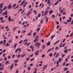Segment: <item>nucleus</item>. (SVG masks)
<instances>
[{"mask_svg":"<svg viewBox=\"0 0 73 73\" xmlns=\"http://www.w3.org/2000/svg\"><path fill=\"white\" fill-rule=\"evenodd\" d=\"M66 44V43H64L62 45V47H64Z\"/></svg>","mask_w":73,"mask_h":73,"instance_id":"a19ab883","label":"nucleus"},{"mask_svg":"<svg viewBox=\"0 0 73 73\" xmlns=\"http://www.w3.org/2000/svg\"><path fill=\"white\" fill-rule=\"evenodd\" d=\"M3 4H4V3H1L0 5V10H1V8L3 7Z\"/></svg>","mask_w":73,"mask_h":73,"instance_id":"6e6552de","label":"nucleus"},{"mask_svg":"<svg viewBox=\"0 0 73 73\" xmlns=\"http://www.w3.org/2000/svg\"><path fill=\"white\" fill-rule=\"evenodd\" d=\"M6 43V40L5 39L3 40V45H5V44Z\"/></svg>","mask_w":73,"mask_h":73,"instance_id":"5701e85b","label":"nucleus"},{"mask_svg":"<svg viewBox=\"0 0 73 73\" xmlns=\"http://www.w3.org/2000/svg\"><path fill=\"white\" fill-rule=\"evenodd\" d=\"M12 8V5H11V4L10 3L9 6H8V9H11V8Z\"/></svg>","mask_w":73,"mask_h":73,"instance_id":"39448f33","label":"nucleus"},{"mask_svg":"<svg viewBox=\"0 0 73 73\" xmlns=\"http://www.w3.org/2000/svg\"><path fill=\"white\" fill-rule=\"evenodd\" d=\"M8 20L10 22L11 21H11H13V19H11V16H9L8 18Z\"/></svg>","mask_w":73,"mask_h":73,"instance_id":"7ed1b4c3","label":"nucleus"},{"mask_svg":"<svg viewBox=\"0 0 73 73\" xmlns=\"http://www.w3.org/2000/svg\"><path fill=\"white\" fill-rule=\"evenodd\" d=\"M58 61L59 62H61V58H59Z\"/></svg>","mask_w":73,"mask_h":73,"instance_id":"cd10ccee","label":"nucleus"},{"mask_svg":"<svg viewBox=\"0 0 73 73\" xmlns=\"http://www.w3.org/2000/svg\"><path fill=\"white\" fill-rule=\"evenodd\" d=\"M55 35H52L51 36V40H53V38H54V37H55Z\"/></svg>","mask_w":73,"mask_h":73,"instance_id":"4468645a","label":"nucleus"},{"mask_svg":"<svg viewBox=\"0 0 73 73\" xmlns=\"http://www.w3.org/2000/svg\"><path fill=\"white\" fill-rule=\"evenodd\" d=\"M39 50H37L35 53V54L36 56H38V53H39Z\"/></svg>","mask_w":73,"mask_h":73,"instance_id":"f03ea898","label":"nucleus"},{"mask_svg":"<svg viewBox=\"0 0 73 73\" xmlns=\"http://www.w3.org/2000/svg\"><path fill=\"white\" fill-rule=\"evenodd\" d=\"M7 8V7L6 6H5L3 9H2L3 11H4V10H5L6 8Z\"/></svg>","mask_w":73,"mask_h":73,"instance_id":"7c9ffc66","label":"nucleus"},{"mask_svg":"<svg viewBox=\"0 0 73 73\" xmlns=\"http://www.w3.org/2000/svg\"><path fill=\"white\" fill-rule=\"evenodd\" d=\"M48 22V18H47L46 21V24H47Z\"/></svg>","mask_w":73,"mask_h":73,"instance_id":"393cba45","label":"nucleus"},{"mask_svg":"<svg viewBox=\"0 0 73 73\" xmlns=\"http://www.w3.org/2000/svg\"><path fill=\"white\" fill-rule=\"evenodd\" d=\"M49 9H50V8L49 7H48L46 9V11L48 12V10H49Z\"/></svg>","mask_w":73,"mask_h":73,"instance_id":"4be33fe9","label":"nucleus"},{"mask_svg":"<svg viewBox=\"0 0 73 73\" xmlns=\"http://www.w3.org/2000/svg\"><path fill=\"white\" fill-rule=\"evenodd\" d=\"M14 65V64H12L11 66H10V70H12V69L13 68V65Z\"/></svg>","mask_w":73,"mask_h":73,"instance_id":"1a4fd4ad","label":"nucleus"},{"mask_svg":"<svg viewBox=\"0 0 73 73\" xmlns=\"http://www.w3.org/2000/svg\"><path fill=\"white\" fill-rule=\"evenodd\" d=\"M66 64V63H65V62H63V66H65V65Z\"/></svg>","mask_w":73,"mask_h":73,"instance_id":"6e6d98bb","label":"nucleus"},{"mask_svg":"<svg viewBox=\"0 0 73 73\" xmlns=\"http://www.w3.org/2000/svg\"><path fill=\"white\" fill-rule=\"evenodd\" d=\"M48 11H45L44 13V15L45 16H46V15L48 14Z\"/></svg>","mask_w":73,"mask_h":73,"instance_id":"f8f14e48","label":"nucleus"},{"mask_svg":"<svg viewBox=\"0 0 73 73\" xmlns=\"http://www.w3.org/2000/svg\"><path fill=\"white\" fill-rule=\"evenodd\" d=\"M18 50L19 51V53H20V52H21V49L19 48H18L15 51V53H17Z\"/></svg>","mask_w":73,"mask_h":73,"instance_id":"20e7f679","label":"nucleus"},{"mask_svg":"<svg viewBox=\"0 0 73 73\" xmlns=\"http://www.w3.org/2000/svg\"><path fill=\"white\" fill-rule=\"evenodd\" d=\"M9 63V61L8 60L5 63V65H7V64H8Z\"/></svg>","mask_w":73,"mask_h":73,"instance_id":"f704fd0d","label":"nucleus"},{"mask_svg":"<svg viewBox=\"0 0 73 73\" xmlns=\"http://www.w3.org/2000/svg\"><path fill=\"white\" fill-rule=\"evenodd\" d=\"M25 54H25L22 55H21V56L22 57H24V56H25Z\"/></svg>","mask_w":73,"mask_h":73,"instance_id":"de8ad7c7","label":"nucleus"},{"mask_svg":"<svg viewBox=\"0 0 73 73\" xmlns=\"http://www.w3.org/2000/svg\"><path fill=\"white\" fill-rule=\"evenodd\" d=\"M2 15L3 16H4L5 15H7V11H5V12H3L2 13Z\"/></svg>","mask_w":73,"mask_h":73,"instance_id":"f257e3e1","label":"nucleus"},{"mask_svg":"<svg viewBox=\"0 0 73 73\" xmlns=\"http://www.w3.org/2000/svg\"><path fill=\"white\" fill-rule=\"evenodd\" d=\"M27 50L29 52H31V49H27Z\"/></svg>","mask_w":73,"mask_h":73,"instance_id":"603ef678","label":"nucleus"},{"mask_svg":"<svg viewBox=\"0 0 73 73\" xmlns=\"http://www.w3.org/2000/svg\"><path fill=\"white\" fill-rule=\"evenodd\" d=\"M43 29H42V30L41 31V32H40V33H41V34H42V33H43Z\"/></svg>","mask_w":73,"mask_h":73,"instance_id":"bf43d9fd","label":"nucleus"},{"mask_svg":"<svg viewBox=\"0 0 73 73\" xmlns=\"http://www.w3.org/2000/svg\"><path fill=\"white\" fill-rule=\"evenodd\" d=\"M45 56V54H43L42 55V57H44Z\"/></svg>","mask_w":73,"mask_h":73,"instance_id":"4d7b16f0","label":"nucleus"},{"mask_svg":"<svg viewBox=\"0 0 73 73\" xmlns=\"http://www.w3.org/2000/svg\"><path fill=\"white\" fill-rule=\"evenodd\" d=\"M34 13L35 14H37V12H36V10H34Z\"/></svg>","mask_w":73,"mask_h":73,"instance_id":"5fc2aeb1","label":"nucleus"},{"mask_svg":"<svg viewBox=\"0 0 73 73\" xmlns=\"http://www.w3.org/2000/svg\"><path fill=\"white\" fill-rule=\"evenodd\" d=\"M40 28H38L37 29V32H38L39 31H40Z\"/></svg>","mask_w":73,"mask_h":73,"instance_id":"72a5a7b5","label":"nucleus"},{"mask_svg":"<svg viewBox=\"0 0 73 73\" xmlns=\"http://www.w3.org/2000/svg\"><path fill=\"white\" fill-rule=\"evenodd\" d=\"M30 66H33V63H31L30 65Z\"/></svg>","mask_w":73,"mask_h":73,"instance_id":"c03bdc74","label":"nucleus"},{"mask_svg":"<svg viewBox=\"0 0 73 73\" xmlns=\"http://www.w3.org/2000/svg\"><path fill=\"white\" fill-rule=\"evenodd\" d=\"M42 23H43V20H42L40 21V24H42Z\"/></svg>","mask_w":73,"mask_h":73,"instance_id":"09e8293b","label":"nucleus"},{"mask_svg":"<svg viewBox=\"0 0 73 73\" xmlns=\"http://www.w3.org/2000/svg\"><path fill=\"white\" fill-rule=\"evenodd\" d=\"M68 68H66V67L64 68V71H66V70H68Z\"/></svg>","mask_w":73,"mask_h":73,"instance_id":"bb28decb","label":"nucleus"},{"mask_svg":"<svg viewBox=\"0 0 73 73\" xmlns=\"http://www.w3.org/2000/svg\"><path fill=\"white\" fill-rule=\"evenodd\" d=\"M69 21H70V22H71V21H72V18L71 17H70L69 18Z\"/></svg>","mask_w":73,"mask_h":73,"instance_id":"58836bf2","label":"nucleus"},{"mask_svg":"<svg viewBox=\"0 0 73 73\" xmlns=\"http://www.w3.org/2000/svg\"><path fill=\"white\" fill-rule=\"evenodd\" d=\"M58 1H57L56 3H54V5H57V4H58Z\"/></svg>","mask_w":73,"mask_h":73,"instance_id":"a878e982","label":"nucleus"},{"mask_svg":"<svg viewBox=\"0 0 73 73\" xmlns=\"http://www.w3.org/2000/svg\"><path fill=\"white\" fill-rule=\"evenodd\" d=\"M19 60H14V62H15V63H17V62Z\"/></svg>","mask_w":73,"mask_h":73,"instance_id":"ea45409f","label":"nucleus"},{"mask_svg":"<svg viewBox=\"0 0 73 73\" xmlns=\"http://www.w3.org/2000/svg\"><path fill=\"white\" fill-rule=\"evenodd\" d=\"M38 44H39V43L38 42H37L34 45H36V46H38Z\"/></svg>","mask_w":73,"mask_h":73,"instance_id":"9b49d317","label":"nucleus"},{"mask_svg":"<svg viewBox=\"0 0 73 73\" xmlns=\"http://www.w3.org/2000/svg\"><path fill=\"white\" fill-rule=\"evenodd\" d=\"M38 39H34V40L33 42L35 43H36V42L37 41H38Z\"/></svg>","mask_w":73,"mask_h":73,"instance_id":"ddd939ff","label":"nucleus"},{"mask_svg":"<svg viewBox=\"0 0 73 73\" xmlns=\"http://www.w3.org/2000/svg\"><path fill=\"white\" fill-rule=\"evenodd\" d=\"M53 49H54V47H52V49L50 48V49H49L47 51V53H48V52H49V51H50L51 50H53Z\"/></svg>","mask_w":73,"mask_h":73,"instance_id":"9d476101","label":"nucleus"},{"mask_svg":"<svg viewBox=\"0 0 73 73\" xmlns=\"http://www.w3.org/2000/svg\"><path fill=\"white\" fill-rule=\"evenodd\" d=\"M53 11L52 10H50V15H51L52 13H53Z\"/></svg>","mask_w":73,"mask_h":73,"instance_id":"aec40b11","label":"nucleus"},{"mask_svg":"<svg viewBox=\"0 0 73 73\" xmlns=\"http://www.w3.org/2000/svg\"><path fill=\"white\" fill-rule=\"evenodd\" d=\"M45 49V45H43L42 47V50H43V49Z\"/></svg>","mask_w":73,"mask_h":73,"instance_id":"49530a36","label":"nucleus"},{"mask_svg":"<svg viewBox=\"0 0 73 73\" xmlns=\"http://www.w3.org/2000/svg\"><path fill=\"white\" fill-rule=\"evenodd\" d=\"M4 69V68H0V70H2Z\"/></svg>","mask_w":73,"mask_h":73,"instance_id":"13d9d810","label":"nucleus"},{"mask_svg":"<svg viewBox=\"0 0 73 73\" xmlns=\"http://www.w3.org/2000/svg\"><path fill=\"white\" fill-rule=\"evenodd\" d=\"M58 47H56L55 48V50H58Z\"/></svg>","mask_w":73,"mask_h":73,"instance_id":"680f3d73","label":"nucleus"},{"mask_svg":"<svg viewBox=\"0 0 73 73\" xmlns=\"http://www.w3.org/2000/svg\"><path fill=\"white\" fill-rule=\"evenodd\" d=\"M68 58H66L65 59V61H66V62H68Z\"/></svg>","mask_w":73,"mask_h":73,"instance_id":"0e129e2a","label":"nucleus"},{"mask_svg":"<svg viewBox=\"0 0 73 73\" xmlns=\"http://www.w3.org/2000/svg\"><path fill=\"white\" fill-rule=\"evenodd\" d=\"M31 13V11H29L28 12V13L27 14L26 16H29V15H30Z\"/></svg>","mask_w":73,"mask_h":73,"instance_id":"423d86ee","label":"nucleus"},{"mask_svg":"<svg viewBox=\"0 0 73 73\" xmlns=\"http://www.w3.org/2000/svg\"><path fill=\"white\" fill-rule=\"evenodd\" d=\"M70 17H73V14H71L70 15Z\"/></svg>","mask_w":73,"mask_h":73,"instance_id":"774afa93","label":"nucleus"},{"mask_svg":"<svg viewBox=\"0 0 73 73\" xmlns=\"http://www.w3.org/2000/svg\"><path fill=\"white\" fill-rule=\"evenodd\" d=\"M26 32V30H23L21 32L22 33H25Z\"/></svg>","mask_w":73,"mask_h":73,"instance_id":"b1692460","label":"nucleus"},{"mask_svg":"<svg viewBox=\"0 0 73 73\" xmlns=\"http://www.w3.org/2000/svg\"><path fill=\"white\" fill-rule=\"evenodd\" d=\"M32 33H29L27 34V36H29L31 35V34Z\"/></svg>","mask_w":73,"mask_h":73,"instance_id":"79ce46f5","label":"nucleus"},{"mask_svg":"<svg viewBox=\"0 0 73 73\" xmlns=\"http://www.w3.org/2000/svg\"><path fill=\"white\" fill-rule=\"evenodd\" d=\"M16 46H17V44L16 43L14 45V49H15V48H16Z\"/></svg>","mask_w":73,"mask_h":73,"instance_id":"c756f323","label":"nucleus"},{"mask_svg":"<svg viewBox=\"0 0 73 73\" xmlns=\"http://www.w3.org/2000/svg\"><path fill=\"white\" fill-rule=\"evenodd\" d=\"M58 56H59V53H58L56 55L55 57L56 58H57V57H58Z\"/></svg>","mask_w":73,"mask_h":73,"instance_id":"412c9836","label":"nucleus"},{"mask_svg":"<svg viewBox=\"0 0 73 73\" xmlns=\"http://www.w3.org/2000/svg\"><path fill=\"white\" fill-rule=\"evenodd\" d=\"M25 1H23L21 3V4H20V6H21L22 5H23V4H24V3H25Z\"/></svg>","mask_w":73,"mask_h":73,"instance_id":"2eb2a0df","label":"nucleus"},{"mask_svg":"<svg viewBox=\"0 0 73 73\" xmlns=\"http://www.w3.org/2000/svg\"><path fill=\"white\" fill-rule=\"evenodd\" d=\"M4 60L5 61H7V57H5V58H4Z\"/></svg>","mask_w":73,"mask_h":73,"instance_id":"052dcab7","label":"nucleus"},{"mask_svg":"<svg viewBox=\"0 0 73 73\" xmlns=\"http://www.w3.org/2000/svg\"><path fill=\"white\" fill-rule=\"evenodd\" d=\"M5 46H9V44L8 43H7L5 45Z\"/></svg>","mask_w":73,"mask_h":73,"instance_id":"a211bd4d","label":"nucleus"},{"mask_svg":"<svg viewBox=\"0 0 73 73\" xmlns=\"http://www.w3.org/2000/svg\"><path fill=\"white\" fill-rule=\"evenodd\" d=\"M40 44H41L40 43H39L38 45V46H38L37 48L38 49H39V48L40 47Z\"/></svg>","mask_w":73,"mask_h":73,"instance_id":"c85d7f7f","label":"nucleus"},{"mask_svg":"<svg viewBox=\"0 0 73 73\" xmlns=\"http://www.w3.org/2000/svg\"><path fill=\"white\" fill-rule=\"evenodd\" d=\"M33 56V54H32L31 55H30L29 56V57H32Z\"/></svg>","mask_w":73,"mask_h":73,"instance_id":"8fccbe9b","label":"nucleus"},{"mask_svg":"<svg viewBox=\"0 0 73 73\" xmlns=\"http://www.w3.org/2000/svg\"><path fill=\"white\" fill-rule=\"evenodd\" d=\"M69 65V64L67 63L66 64L65 66H68V65Z\"/></svg>","mask_w":73,"mask_h":73,"instance_id":"e2e57ef3","label":"nucleus"},{"mask_svg":"<svg viewBox=\"0 0 73 73\" xmlns=\"http://www.w3.org/2000/svg\"><path fill=\"white\" fill-rule=\"evenodd\" d=\"M52 56H53V54H52V53H50L49 54V56L50 57H52Z\"/></svg>","mask_w":73,"mask_h":73,"instance_id":"e433bc0d","label":"nucleus"},{"mask_svg":"<svg viewBox=\"0 0 73 73\" xmlns=\"http://www.w3.org/2000/svg\"><path fill=\"white\" fill-rule=\"evenodd\" d=\"M3 57H5V53L3 54Z\"/></svg>","mask_w":73,"mask_h":73,"instance_id":"338daca9","label":"nucleus"},{"mask_svg":"<svg viewBox=\"0 0 73 73\" xmlns=\"http://www.w3.org/2000/svg\"><path fill=\"white\" fill-rule=\"evenodd\" d=\"M56 55V52L54 53L53 55L54 57Z\"/></svg>","mask_w":73,"mask_h":73,"instance_id":"69168bd1","label":"nucleus"},{"mask_svg":"<svg viewBox=\"0 0 73 73\" xmlns=\"http://www.w3.org/2000/svg\"><path fill=\"white\" fill-rule=\"evenodd\" d=\"M64 52H65V54H66L68 53V49H66L64 51Z\"/></svg>","mask_w":73,"mask_h":73,"instance_id":"f3484780","label":"nucleus"},{"mask_svg":"<svg viewBox=\"0 0 73 73\" xmlns=\"http://www.w3.org/2000/svg\"><path fill=\"white\" fill-rule=\"evenodd\" d=\"M40 16H41V14H39L38 15V17L37 16L36 17V20H37L38 17H40Z\"/></svg>","mask_w":73,"mask_h":73,"instance_id":"0eeeda50","label":"nucleus"},{"mask_svg":"<svg viewBox=\"0 0 73 73\" xmlns=\"http://www.w3.org/2000/svg\"><path fill=\"white\" fill-rule=\"evenodd\" d=\"M29 60V58H26V61H28Z\"/></svg>","mask_w":73,"mask_h":73,"instance_id":"864d4df0","label":"nucleus"},{"mask_svg":"<svg viewBox=\"0 0 73 73\" xmlns=\"http://www.w3.org/2000/svg\"><path fill=\"white\" fill-rule=\"evenodd\" d=\"M50 3V0H48V2H47V4H49Z\"/></svg>","mask_w":73,"mask_h":73,"instance_id":"c9c22d12","label":"nucleus"},{"mask_svg":"<svg viewBox=\"0 0 73 73\" xmlns=\"http://www.w3.org/2000/svg\"><path fill=\"white\" fill-rule=\"evenodd\" d=\"M28 70H31V67L30 66L28 67Z\"/></svg>","mask_w":73,"mask_h":73,"instance_id":"2f4dec72","label":"nucleus"},{"mask_svg":"<svg viewBox=\"0 0 73 73\" xmlns=\"http://www.w3.org/2000/svg\"><path fill=\"white\" fill-rule=\"evenodd\" d=\"M3 41H1L0 42V45H1V44H3Z\"/></svg>","mask_w":73,"mask_h":73,"instance_id":"3c124183","label":"nucleus"},{"mask_svg":"<svg viewBox=\"0 0 73 73\" xmlns=\"http://www.w3.org/2000/svg\"><path fill=\"white\" fill-rule=\"evenodd\" d=\"M47 66H48V65H46L44 66L43 67L44 70L45 69V68H46Z\"/></svg>","mask_w":73,"mask_h":73,"instance_id":"6ab92c4d","label":"nucleus"},{"mask_svg":"<svg viewBox=\"0 0 73 73\" xmlns=\"http://www.w3.org/2000/svg\"><path fill=\"white\" fill-rule=\"evenodd\" d=\"M50 41H48V42L46 44V46H50Z\"/></svg>","mask_w":73,"mask_h":73,"instance_id":"dca6fc26","label":"nucleus"},{"mask_svg":"<svg viewBox=\"0 0 73 73\" xmlns=\"http://www.w3.org/2000/svg\"><path fill=\"white\" fill-rule=\"evenodd\" d=\"M16 5V4H14L13 6V8H15V7Z\"/></svg>","mask_w":73,"mask_h":73,"instance_id":"473e14b6","label":"nucleus"},{"mask_svg":"<svg viewBox=\"0 0 73 73\" xmlns=\"http://www.w3.org/2000/svg\"><path fill=\"white\" fill-rule=\"evenodd\" d=\"M38 38V36H36L35 38V39H36V40H38V39H37Z\"/></svg>","mask_w":73,"mask_h":73,"instance_id":"a18cd8bd","label":"nucleus"},{"mask_svg":"<svg viewBox=\"0 0 73 73\" xmlns=\"http://www.w3.org/2000/svg\"><path fill=\"white\" fill-rule=\"evenodd\" d=\"M3 20V17H1L0 18V20H1V21H2Z\"/></svg>","mask_w":73,"mask_h":73,"instance_id":"4c0bfd02","label":"nucleus"},{"mask_svg":"<svg viewBox=\"0 0 73 73\" xmlns=\"http://www.w3.org/2000/svg\"><path fill=\"white\" fill-rule=\"evenodd\" d=\"M52 18H55V15H52Z\"/></svg>","mask_w":73,"mask_h":73,"instance_id":"37998d69","label":"nucleus"}]
</instances>
